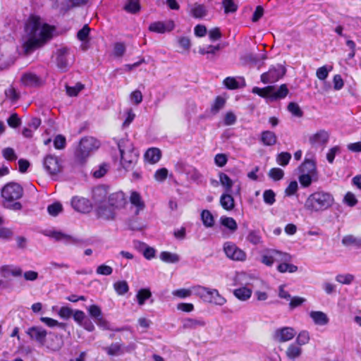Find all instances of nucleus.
Instances as JSON below:
<instances>
[{"label":"nucleus","mask_w":361,"mask_h":361,"mask_svg":"<svg viewBox=\"0 0 361 361\" xmlns=\"http://www.w3.org/2000/svg\"><path fill=\"white\" fill-rule=\"evenodd\" d=\"M55 28L44 23L41 18L31 16L25 27L23 48L26 54L42 47L51 39Z\"/></svg>","instance_id":"obj_1"},{"label":"nucleus","mask_w":361,"mask_h":361,"mask_svg":"<svg viewBox=\"0 0 361 361\" xmlns=\"http://www.w3.org/2000/svg\"><path fill=\"white\" fill-rule=\"evenodd\" d=\"M334 204V197L329 192L317 190L306 199L305 209L310 213L322 212L331 208Z\"/></svg>","instance_id":"obj_2"},{"label":"nucleus","mask_w":361,"mask_h":361,"mask_svg":"<svg viewBox=\"0 0 361 361\" xmlns=\"http://www.w3.org/2000/svg\"><path fill=\"white\" fill-rule=\"evenodd\" d=\"M23 188L18 183H9L1 189L4 207L12 210H20L22 204L16 200L22 197Z\"/></svg>","instance_id":"obj_3"},{"label":"nucleus","mask_w":361,"mask_h":361,"mask_svg":"<svg viewBox=\"0 0 361 361\" xmlns=\"http://www.w3.org/2000/svg\"><path fill=\"white\" fill-rule=\"evenodd\" d=\"M121 154V165L126 171L133 169L138 159V152L128 139H122L118 143Z\"/></svg>","instance_id":"obj_4"},{"label":"nucleus","mask_w":361,"mask_h":361,"mask_svg":"<svg viewBox=\"0 0 361 361\" xmlns=\"http://www.w3.org/2000/svg\"><path fill=\"white\" fill-rule=\"evenodd\" d=\"M194 290L195 295L204 302L217 306H223L226 303V299L219 293L217 289L197 285Z\"/></svg>","instance_id":"obj_5"},{"label":"nucleus","mask_w":361,"mask_h":361,"mask_svg":"<svg viewBox=\"0 0 361 361\" xmlns=\"http://www.w3.org/2000/svg\"><path fill=\"white\" fill-rule=\"evenodd\" d=\"M288 89L286 84H283L279 87L269 85L264 88L255 87L252 92L266 98L270 101H276L285 98L288 94Z\"/></svg>","instance_id":"obj_6"},{"label":"nucleus","mask_w":361,"mask_h":361,"mask_svg":"<svg viewBox=\"0 0 361 361\" xmlns=\"http://www.w3.org/2000/svg\"><path fill=\"white\" fill-rule=\"evenodd\" d=\"M16 51L13 41L0 39V69L6 68L14 63Z\"/></svg>","instance_id":"obj_7"},{"label":"nucleus","mask_w":361,"mask_h":361,"mask_svg":"<svg viewBox=\"0 0 361 361\" xmlns=\"http://www.w3.org/2000/svg\"><path fill=\"white\" fill-rule=\"evenodd\" d=\"M94 198L97 202H99L96 213L98 218L104 220H114L116 217V210L110 207L106 200L101 201L97 198L99 196L105 195V190L102 188H97L94 190Z\"/></svg>","instance_id":"obj_8"},{"label":"nucleus","mask_w":361,"mask_h":361,"mask_svg":"<svg viewBox=\"0 0 361 361\" xmlns=\"http://www.w3.org/2000/svg\"><path fill=\"white\" fill-rule=\"evenodd\" d=\"M99 146V141L94 137H86L81 139L76 153L77 158L80 161L85 160L92 152L97 149Z\"/></svg>","instance_id":"obj_9"},{"label":"nucleus","mask_w":361,"mask_h":361,"mask_svg":"<svg viewBox=\"0 0 361 361\" xmlns=\"http://www.w3.org/2000/svg\"><path fill=\"white\" fill-rule=\"evenodd\" d=\"M224 252L226 257L233 261H245L246 253L231 242H226L224 244Z\"/></svg>","instance_id":"obj_10"},{"label":"nucleus","mask_w":361,"mask_h":361,"mask_svg":"<svg viewBox=\"0 0 361 361\" xmlns=\"http://www.w3.org/2000/svg\"><path fill=\"white\" fill-rule=\"evenodd\" d=\"M286 73V68L281 65L271 67L269 71L261 75V81L264 83H274L281 78Z\"/></svg>","instance_id":"obj_11"},{"label":"nucleus","mask_w":361,"mask_h":361,"mask_svg":"<svg viewBox=\"0 0 361 361\" xmlns=\"http://www.w3.org/2000/svg\"><path fill=\"white\" fill-rule=\"evenodd\" d=\"M46 235L65 245H80L82 243V240L61 231H50Z\"/></svg>","instance_id":"obj_12"},{"label":"nucleus","mask_w":361,"mask_h":361,"mask_svg":"<svg viewBox=\"0 0 361 361\" xmlns=\"http://www.w3.org/2000/svg\"><path fill=\"white\" fill-rule=\"evenodd\" d=\"M296 334V331L292 327H282L277 329L274 334L275 341L283 343L293 339Z\"/></svg>","instance_id":"obj_13"},{"label":"nucleus","mask_w":361,"mask_h":361,"mask_svg":"<svg viewBox=\"0 0 361 361\" xmlns=\"http://www.w3.org/2000/svg\"><path fill=\"white\" fill-rule=\"evenodd\" d=\"M329 139V133L325 130H319L309 137V142L313 147H322L324 148Z\"/></svg>","instance_id":"obj_14"},{"label":"nucleus","mask_w":361,"mask_h":361,"mask_svg":"<svg viewBox=\"0 0 361 361\" xmlns=\"http://www.w3.org/2000/svg\"><path fill=\"white\" fill-rule=\"evenodd\" d=\"M56 63L59 68L66 71L69 65L70 50L67 48H61L56 51Z\"/></svg>","instance_id":"obj_15"},{"label":"nucleus","mask_w":361,"mask_h":361,"mask_svg":"<svg viewBox=\"0 0 361 361\" xmlns=\"http://www.w3.org/2000/svg\"><path fill=\"white\" fill-rule=\"evenodd\" d=\"M44 167L51 175L56 174L61 170V166L59 163V159L53 155H48L44 158Z\"/></svg>","instance_id":"obj_16"},{"label":"nucleus","mask_w":361,"mask_h":361,"mask_svg":"<svg viewBox=\"0 0 361 361\" xmlns=\"http://www.w3.org/2000/svg\"><path fill=\"white\" fill-rule=\"evenodd\" d=\"M108 204L115 210L123 208L126 204L125 194L121 192H116L111 194L106 200Z\"/></svg>","instance_id":"obj_17"},{"label":"nucleus","mask_w":361,"mask_h":361,"mask_svg":"<svg viewBox=\"0 0 361 361\" xmlns=\"http://www.w3.org/2000/svg\"><path fill=\"white\" fill-rule=\"evenodd\" d=\"M71 206L75 211L81 213H88L92 209V205L87 199L77 196L72 198Z\"/></svg>","instance_id":"obj_18"},{"label":"nucleus","mask_w":361,"mask_h":361,"mask_svg":"<svg viewBox=\"0 0 361 361\" xmlns=\"http://www.w3.org/2000/svg\"><path fill=\"white\" fill-rule=\"evenodd\" d=\"M174 28V23L172 20L157 21L151 23L149 30L153 32L163 34L170 32Z\"/></svg>","instance_id":"obj_19"},{"label":"nucleus","mask_w":361,"mask_h":361,"mask_svg":"<svg viewBox=\"0 0 361 361\" xmlns=\"http://www.w3.org/2000/svg\"><path fill=\"white\" fill-rule=\"evenodd\" d=\"M42 345L45 346L50 350L57 351L63 345V341L61 336L50 333L49 337L47 338H45L44 344Z\"/></svg>","instance_id":"obj_20"},{"label":"nucleus","mask_w":361,"mask_h":361,"mask_svg":"<svg viewBox=\"0 0 361 361\" xmlns=\"http://www.w3.org/2000/svg\"><path fill=\"white\" fill-rule=\"evenodd\" d=\"M129 201L131 207L135 208L133 212L135 215H138L140 212L143 211L145 208V204L140 193L136 191H132L129 197Z\"/></svg>","instance_id":"obj_21"},{"label":"nucleus","mask_w":361,"mask_h":361,"mask_svg":"<svg viewBox=\"0 0 361 361\" xmlns=\"http://www.w3.org/2000/svg\"><path fill=\"white\" fill-rule=\"evenodd\" d=\"M307 154L302 164L300 166V171L303 173L312 174L313 176H317L316 161L314 159V155H311L307 157Z\"/></svg>","instance_id":"obj_22"},{"label":"nucleus","mask_w":361,"mask_h":361,"mask_svg":"<svg viewBox=\"0 0 361 361\" xmlns=\"http://www.w3.org/2000/svg\"><path fill=\"white\" fill-rule=\"evenodd\" d=\"M27 334L32 339L35 340L41 345L44 344L47 332L43 328L39 326L30 327L27 329Z\"/></svg>","instance_id":"obj_23"},{"label":"nucleus","mask_w":361,"mask_h":361,"mask_svg":"<svg viewBox=\"0 0 361 361\" xmlns=\"http://www.w3.org/2000/svg\"><path fill=\"white\" fill-rule=\"evenodd\" d=\"M205 325L206 322L202 318L188 317L182 321V327L183 329L195 330L198 328H202Z\"/></svg>","instance_id":"obj_24"},{"label":"nucleus","mask_w":361,"mask_h":361,"mask_svg":"<svg viewBox=\"0 0 361 361\" xmlns=\"http://www.w3.org/2000/svg\"><path fill=\"white\" fill-rule=\"evenodd\" d=\"M221 47L220 44L217 45H208V46H204V47H200L198 52L201 55H206L207 59L213 61L215 59L216 56H217V54L219 51L221 49Z\"/></svg>","instance_id":"obj_25"},{"label":"nucleus","mask_w":361,"mask_h":361,"mask_svg":"<svg viewBox=\"0 0 361 361\" xmlns=\"http://www.w3.org/2000/svg\"><path fill=\"white\" fill-rule=\"evenodd\" d=\"M310 317L316 325L324 326L329 322V319L326 314L322 311H312L310 313Z\"/></svg>","instance_id":"obj_26"},{"label":"nucleus","mask_w":361,"mask_h":361,"mask_svg":"<svg viewBox=\"0 0 361 361\" xmlns=\"http://www.w3.org/2000/svg\"><path fill=\"white\" fill-rule=\"evenodd\" d=\"M220 204L225 210L231 211L235 207L234 199L229 192H225L221 195Z\"/></svg>","instance_id":"obj_27"},{"label":"nucleus","mask_w":361,"mask_h":361,"mask_svg":"<svg viewBox=\"0 0 361 361\" xmlns=\"http://www.w3.org/2000/svg\"><path fill=\"white\" fill-rule=\"evenodd\" d=\"M104 349L110 356H118L124 353L123 346L120 343H113Z\"/></svg>","instance_id":"obj_28"},{"label":"nucleus","mask_w":361,"mask_h":361,"mask_svg":"<svg viewBox=\"0 0 361 361\" xmlns=\"http://www.w3.org/2000/svg\"><path fill=\"white\" fill-rule=\"evenodd\" d=\"M252 290L245 286L240 287L233 290V295L240 300H247L252 295Z\"/></svg>","instance_id":"obj_29"},{"label":"nucleus","mask_w":361,"mask_h":361,"mask_svg":"<svg viewBox=\"0 0 361 361\" xmlns=\"http://www.w3.org/2000/svg\"><path fill=\"white\" fill-rule=\"evenodd\" d=\"M271 253L273 254L274 262H278L280 264L286 261H292V256L288 252H281L275 249H271Z\"/></svg>","instance_id":"obj_30"},{"label":"nucleus","mask_w":361,"mask_h":361,"mask_svg":"<svg viewBox=\"0 0 361 361\" xmlns=\"http://www.w3.org/2000/svg\"><path fill=\"white\" fill-rule=\"evenodd\" d=\"M21 81L25 85L31 87L37 86L40 82L37 75L32 73H25L21 78Z\"/></svg>","instance_id":"obj_31"},{"label":"nucleus","mask_w":361,"mask_h":361,"mask_svg":"<svg viewBox=\"0 0 361 361\" xmlns=\"http://www.w3.org/2000/svg\"><path fill=\"white\" fill-rule=\"evenodd\" d=\"M145 158L151 164L157 163L161 158V151L158 148H150L145 152Z\"/></svg>","instance_id":"obj_32"},{"label":"nucleus","mask_w":361,"mask_h":361,"mask_svg":"<svg viewBox=\"0 0 361 361\" xmlns=\"http://www.w3.org/2000/svg\"><path fill=\"white\" fill-rule=\"evenodd\" d=\"M291 261H286L280 263L276 267V270L281 274L284 273H295L298 271V268L297 266L290 264Z\"/></svg>","instance_id":"obj_33"},{"label":"nucleus","mask_w":361,"mask_h":361,"mask_svg":"<svg viewBox=\"0 0 361 361\" xmlns=\"http://www.w3.org/2000/svg\"><path fill=\"white\" fill-rule=\"evenodd\" d=\"M224 85L230 90H234L239 88L240 86L245 85V81L243 78H240V80H237L235 78L227 77L224 80Z\"/></svg>","instance_id":"obj_34"},{"label":"nucleus","mask_w":361,"mask_h":361,"mask_svg":"<svg viewBox=\"0 0 361 361\" xmlns=\"http://www.w3.org/2000/svg\"><path fill=\"white\" fill-rule=\"evenodd\" d=\"M159 258L166 263H177L180 261V256L176 253L164 251L160 253Z\"/></svg>","instance_id":"obj_35"},{"label":"nucleus","mask_w":361,"mask_h":361,"mask_svg":"<svg viewBox=\"0 0 361 361\" xmlns=\"http://www.w3.org/2000/svg\"><path fill=\"white\" fill-rule=\"evenodd\" d=\"M286 356L290 360H295L298 357H299L302 354V348L300 345H297L296 344H290L286 351Z\"/></svg>","instance_id":"obj_36"},{"label":"nucleus","mask_w":361,"mask_h":361,"mask_svg":"<svg viewBox=\"0 0 361 361\" xmlns=\"http://www.w3.org/2000/svg\"><path fill=\"white\" fill-rule=\"evenodd\" d=\"M196 286H193L190 288H180L174 290L172 291V295L174 297L181 299L188 298L191 296L192 294L195 295V291L194 290V288Z\"/></svg>","instance_id":"obj_37"},{"label":"nucleus","mask_w":361,"mask_h":361,"mask_svg":"<svg viewBox=\"0 0 361 361\" xmlns=\"http://www.w3.org/2000/svg\"><path fill=\"white\" fill-rule=\"evenodd\" d=\"M219 183L224 188L225 192H230L233 185V181L228 176L223 172L219 173Z\"/></svg>","instance_id":"obj_38"},{"label":"nucleus","mask_w":361,"mask_h":361,"mask_svg":"<svg viewBox=\"0 0 361 361\" xmlns=\"http://www.w3.org/2000/svg\"><path fill=\"white\" fill-rule=\"evenodd\" d=\"M276 136L273 132L267 130L262 133L261 140L265 145H274L276 142Z\"/></svg>","instance_id":"obj_39"},{"label":"nucleus","mask_w":361,"mask_h":361,"mask_svg":"<svg viewBox=\"0 0 361 361\" xmlns=\"http://www.w3.org/2000/svg\"><path fill=\"white\" fill-rule=\"evenodd\" d=\"M85 86L81 82H77L73 86L65 85L66 92L69 97H76L78 93L84 89Z\"/></svg>","instance_id":"obj_40"},{"label":"nucleus","mask_w":361,"mask_h":361,"mask_svg":"<svg viewBox=\"0 0 361 361\" xmlns=\"http://www.w3.org/2000/svg\"><path fill=\"white\" fill-rule=\"evenodd\" d=\"M246 239L248 242L254 245H257L260 244L262 240V235L260 234L259 231L258 230H251L248 232V234L246 237Z\"/></svg>","instance_id":"obj_41"},{"label":"nucleus","mask_w":361,"mask_h":361,"mask_svg":"<svg viewBox=\"0 0 361 361\" xmlns=\"http://www.w3.org/2000/svg\"><path fill=\"white\" fill-rule=\"evenodd\" d=\"M298 180L302 187L307 188L313 181H316L317 180V176L302 173L299 176Z\"/></svg>","instance_id":"obj_42"},{"label":"nucleus","mask_w":361,"mask_h":361,"mask_svg":"<svg viewBox=\"0 0 361 361\" xmlns=\"http://www.w3.org/2000/svg\"><path fill=\"white\" fill-rule=\"evenodd\" d=\"M201 219L204 226L207 228H211L214 224V216L209 210L204 209L202 212Z\"/></svg>","instance_id":"obj_43"},{"label":"nucleus","mask_w":361,"mask_h":361,"mask_svg":"<svg viewBox=\"0 0 361 361\" xmlns=\"http://www.w3.org/2000/svg\"><path fill=\"white\" fill-rule=\"evenodd\" d=\"M220 221L224 226L228 228L231 232H235L238 228L237 223L232 217L222 216Z\"/></svg>","instance_id":"obj_44"},{"label":"nucleus","mask_w":361,"mask_h":361,"mask_svg":"<svg viewBox=\"0 0 361 361\" xmlns=\"http://www.w3.org/2000/svg\"><path fill=\"white\" fill-rule=\"evenodd\" d=\"M114 288L119 295H123L129 290V286L126 281H118L114 283Z\"/></svg>","instance_id":"obj_45"},{"label":"nucleus","mask_w":361,"mask_h":361,"mask_svg":"<svg viewBox=\"0 0 361 361\" xmlns=\"http://www.w3.org/2000/svg\"><path fill=\"white\" fill-rule=\"evenodd\" d=\"M124 9L128 13H136L140 10V5L137 0H128Z\"/></svg>","instance_id":"obj_46"},{"label":"nucleus","mask_w":361,"mask_h":361,"mask_svg":"<svg viewBox=\"0 0 361 361\" xmlns=\"http://www.w3.org/2000/svg\"><path fill=\"white\" fill-rule=\"evenodd\" d=\"M40 321L49 327L59 326L63 329H65L66 327V324L59 322L57 320L50 317H42L40 318Z\"/></svg>","instance_id":"obj_47"},{"label":"nucleus","mask_w":361,"mask_h":361,"mask_svg":"<svg viewBox=\"0 0 361 361\" xmlns=\"http://www.w3.org/2000/svg\"><path fill=\"white\" fill-rule=\"evenodd\" d=\"M109 169V165L106 163H102L93 170V176L97 178H102L107 173Z\"/></svg>","instance_id":"obj_48"},{"label":"nucleus","mask_w":361,"mask_h":361,"mask_svg":"<svg viewBox=\"0 0 361 361\" xmlns=\"http://www.w3.org/2000/svg\"><path fill=\"white\" fill-rule=\"evenodd\" d=\"M191 13L193 17L200 18L206 16L207 10L202 4H195L191 9Z\"/></svg>","instance_id":"obj_49"},{"label":"nucleus","mask_w":361,"mask_h":361,"mask_svg":"<svg viewBox=\"0 0 361 361\" xmlns=\"http://www.w3.org/2000/svg\"><path fill=\"white\" fill-rule=\"evenodd\" d=\"M87 310L94 322L103 316L101 308L97 305H92Z\"/></svg>","instance_id":"obj_50"},{"label":"nucleus","mask_w":361,"mask_h":361,"mask_svg":"<svg viewBox=\"0 0 361 361\" xmlns=\"http://www.w3.org/2000/svg\"><path fill=\"white\" fill-rule=\"evenodd\" d=\"M151 295L152 293L149 289H140L136 295L138 304L140 305H144L145 300L150 298Z\"/></svg>","instance_id":"obj_51"},{"label":"nucleus","mask_w":361,"mask_h":361,"mask_svg":"<svg viewBox=\"0 0 361 361\" xmlns=\"http://www.w3.org/2000/svg\"><path fill=\"white\" fill-rule=\"evenodd\" d=\"M332 66H323L319 68L316 71V75L320 80H324L329 75V73L331 71Z\"/></svg>","instance_id":"obj_52"},{"label":"nucleus","mask_w":361,"mask_h":361,"mask_svg":"<svg viewBox=\"0 0 361 361\" xmlns=\"http://www.w3.org/2000/svg\"><path fill=\"white\" fill-rule=\"evenodd\" d=\"M97 325L102 329L103 330H111L116 331H121V329H113L110 323L102 316L99 319L95 321Z\"/></svg>","instance_id":"obj_53"},{"label":"nucleus","mask_w":361,"mask_h":361,"mask_svg":"<svg viewBox=\"0 0 361 361\" xmlns=\"http://www.w3.org/2000/svg\"><path fill=\"white\" fill-rule=\"evenodd\" d=\"M263 200L265 204L272 205L276 202V194L272 190H266L263 192Z\"/></svg>","instance_id":"obj_54"},{"label":"nucleus","mask_w":361,"mask_h":361,"mask_svg":"<svg viewBox=\"0 0 361 361\" xmlns=\"http://www.w3.org/2000/svg\"><path fill=\"white\" fill-rule=\"evenodd\" d=\"M291 159V154L289 152H281L276 157V162L278 164L286 166Z\"/></svg>","instance_id":"obj_55"},{"label":"nucleus","mask_w":361,"mask_h":361,"mask_svg":"<svg viewBox=\"0 0 361 361\" xmlns=\"http://www.w3.org/2000/svg\"><path fill=\"white\" fill-rule=\"evenodd\" d=\"M268 176L269 178L273 179L274 180H281L284 176V172L281 169L279 168H272L269 171Z\"/></svg>","instance_id":"obj_56"},{"label":"nucleus","mask_w":361,"mask_h":361,"mask_svg":"<svg viewBox=\"0 0 361 361\" xmlns=\"http://www.w3.org/2000/svg\"><path fill=\"white\" fill-rule=\"evenodd\" d=\"M262 263L267 267H271L274 263L273 254L271 253V249L265 250L264 253L262 255Z\"/></svg>","instance_id":"obj_57"},{"label":"nucleus","mask_w":361,"mask_h":361,"mask_svg":"<svg viewBox=\"0 0 361 361\" xmlns=\"http://www.w3.org/2000/svg\"><path fill=\"white\" fill-rule=\"evenodd\" d=\"M226 99L223 96H218L214 102V104L212 105V111H218L223 109L226 104Z\"/></svg>","instance_id":"obj_58"},{"label":"nucleus","mask_w":361,"mask_h":361,"mask_svg":"<svg viewBox=\"0 0 361 361\" xmlns=\"http://www.w3.org/2000/svg\"><path fill=\"white\" fill-rule=\"evenodd\" d=\"M13 231L11 228L0 226V239L8 241L12 239Z\"/></svg>","instance_id":"obj_59"},{"label":"nucleus","mask_w":361,"mask_h":361,"mask_svg":"<svg viewBox=\"0 0 361 361\" xmlns=\"http://www.w3.org/2000/svg\"><path fill=\"white\" fill-rule=\"evenodd\" d=\"M2 155L6 160L9 161H16L18 158L15 150L11 147H6L2 150Z\"/></svg>","instance_id":"obj_60"},{"label":"nucleus","mask_w":361,"mask_h":361,"mask_svg":"<svg viewBox=\"0 0 361 361\" xmlns=\"http://www.w3.org/2000/svg\"><path fill=\"white\" fill-rule=\"evenodd\" d=\"M96 273L98 275L109 276L113 273V268L106 264H101L96 269Z\"/></svg>","instance_id":"obj_61"},{"label":"nucleus","mask_w":361,"mask_h":361,"mask_svg":"<svg viewBox=\"0 0 361 361\" xmlns=\"http://www.w3.org/2000/svg\"><path fill=\"white\" fill-rule=\"evenodd\" d=\"M62 204L59 202H55L48 206L47 211L53 216H57L62 211Z\"/></svg>","instance_id":"obj_62"},{"label":"nucleus","mask_w":361,"mask_h":361,"mask_svg":"<svg viewBox=\"0 0 361 361\" xmlns=\"http://www.w3.org/2000/svg\"><path fill=\"white\" fill-rule=\"evenodd\" d=\"M305 301L306 299L305 298L299 296L293 297L289 300V308L293 310L302 305Z\"/></svg>","instance_id":"obj_63"},{"label":"nucleus","mask_w":361,"mask_h":361,"mask_svg":"<svg viewBox=\"0 0 361 361\" xmlns=\"http://www.w3.org/2000/svg\"><path fill=\"white\" fill-rule=\"evenodd\" d=\"M222 4L226 13H233L238 8V6L233 0H224Z\"/></svg>","instance_id":"obj_64"}]
</instances>
